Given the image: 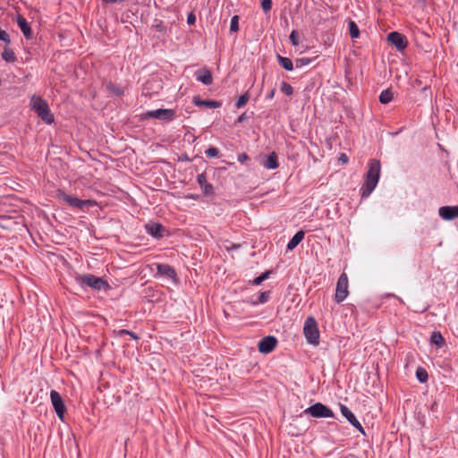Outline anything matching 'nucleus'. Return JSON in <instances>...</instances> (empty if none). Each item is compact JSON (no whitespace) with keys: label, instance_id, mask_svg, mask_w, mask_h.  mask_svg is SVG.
<instances>
[{"label":"nucleus","instance_id":"1","mask_svg":"<svg viewBox=\"0 0 458 458\" xmlns=\"http://www.w3.org/2000/svg\"><path fill=\"white\" fill-rule=\"evenodd\" d=\"M381 165L379 160L372 159L369 163V170L366 174V180L360 188L362 198L369 197L376 188L380 177Z\"/></svg>","mask_w":458,"mask_h":458},{"label":"nucleus","instance_id":"2","mask_svg":"<svg viewBox=\"0 0 458 458\" xmlns=\"http://www.w3.org/2000/svg\"><path fill=\"white\" fill-rule=\"evenodd\" d=\"M30 106L43 122L47 124L54 123L55 118L50 111L48 104L41 97L33 96L30 99Z\"/></svg>","mask_w":458,"mask_h":458},{"label":"nucleus","instance_id":"3","mask_svg":"<svg viewBox=\"0 0 458 458\" xmlns=\"http://www.w3.org/2000/svg\"><path fill=\"white\" fill-rule=\"evenodd\" d=\"M75 281L81 287L89 286L98 291L108 288L106 281L91 274L79 275L75 277Z\"/></svg>","mask_w":458,"mask_h":458},{"label":"nucleus","instance_id":"4","mask_svg":"<svg viewBox=\"0 0 458 458\" xmlns=\"http://www.w3.org/2000/svg\"><path fill=\"white\" fill-rule=\"evenodd\" d=\"M56 197L64 201V203L68 204L72 208H76L79 209H84L88 207H92L95 205V201L90 199H80L76 197H73L72 195H69L65 193L63 190H57L56 191Z\"/></svg>","mask_w":458,"mask_h":458},{"label":"nucleus","instance_id":"5","mask_svg":"<svg viewBox=\"0 0 458 458\" xmlns=\"http://www.w3.org/2000/svg\"><path fill=\"white\" fill-rule=\"evenodd\" d=\"M303 333L309 344L313 345L318 344L319 331L318 328L317 321L314 318L309 317L306 318L303 327Z\"/></svg>","mask_w":458,"mask_h":458},{"label":"nucleus","instance_id":"6","mask_svg":"<svg viewBox=\"0 0 458 458\" xmlns=\"http://www.w3.org/2000/svg\"><path fill=\"white\" fill-rule=\"evenodd\" d=\"M154 118L164 122H171L176 118V111L174 109L150 110L142 114V119Z\"/></svg>","mask_w":458,"mask_h":458},{"label":"nucleus","instance_id":"7","mask_svg":"<svg viewBox=\"0 0 458 458\" xmlns=\"http://www.w3.org/2000/svg\"><path fill=\"white\" fill-rule=\"evenodd\" d=\"M306 415H310L314 418H333L334 413L330 408L321 403H316L315 404L308 407L303 411Z\"/></svg>","mask_w":458,"mask_h":458},{"label":"nucleus","instance_id":"8","mask_svg":"<svg viewBox=\"0 0 458 458\" xmlns=\"http://www.w3.org/2000/svg\"><path fill=\"white\" fill-rule=\"evenodd\" d=\"M349 281L346 273H343L336 283L335 301L337 303L343 302L348 296Z\"/></svg>","mask_w":458,"mask_h":458},{"label":"nucleus","instance_id":"9","mask_svg":"<svg viewBox=\"0 0 458 458\" xmlns=\"http://www.w3.org/2000/svg\"><path fill=\"white\" fill-rule=\"evenodd\" d=\"M50 400H51V403L54 407V410H55L57 417L62 421H64V414L66 412V406L64 404V402L61 394L55 390H51L50 391Z\"/></svg>","mask_w":458,"mask_h":458},{"label":"nucleus","instance_id":"10","mask_svg":"<svg viewBox=\"0 0 458 458\" xmlns=\"http://www.w3.org/2000/svg\"><path fill=\"white\" fill-rule=\"evenodd\" d=\"M387 40L394 45L398 51L404 50L408 45L406 37L397 31L389 33Z\"/></svg>","mask_w":458,"mask_h":458},{"label":"nucleus","instance_id":"11","mask_svg":"<svg viewBox=\"0 0 458 458\" xmlns=\"http://www.w3.org/2000/svg\"><path fill=\"white\" fill-rule=\"evenodd\" d=\"M276 344L277 339L275 336H266L259 341V351L261 353H269L276 348Z\"/></svg>","mask_w":458,"mask_h":458},{"label":"nucleus","instance_id":"12","mask_svg":"<svg viewBox=\"0 0 458 458\" xmlns=\"http://www.w3.org/2000/svg\"><path fill=\"white\" fill-rule=\"evenodd\" d=\"M145 229L149 235L157 240L163 238L165 232V227L161 224L155 222L146 224Z\"/></svg>","mask_w":458,"mask_h":458},{"label":"nucleus","instance_id":"13","mask_svg":"<svg viewBox=\"0 0 458 458\" xmlns=\"http://www.w3.org/2000/svg\"><path fill=\"white\" fill-rule=\"evenodd\" d=\"M439 216L446 221L458 217V206H443L438 209Z\"/></svg>","mask_w":458,"mask_h":458},{"label":"nucleus","instance_id":"14","mask_svg":"<svg viewBox=\"0 0 458 458\" xmlns=\"http://www.w3.org/2000/svg\"><path fill=\"white\" fill-rule=\"evenodd\" d=\"M157 268V276H165L169 279L176 280V272L173 267L168 264H154Z\"/></svg>","mask_w":458,"mask_h":458},{"label":"nucleus","instance_id":"15","mask_svg":"<svg viewBox=\"0 0 458 458\" xmlns=\"http://www.w3.org/2000/svg\"><path fill=\"white\" fill-rule=\"evenodd\" d=\"M341 412L343 416L356 428L359 430L363 429L360 421L356 419L352 411L345 405H340Z\"/></svg>","mask_w":458,"mask_h":458},{"label":"nucleus","instance_id":"16","mask_svg":"<svg viewBox=\"0 0 458 458\" xmlns=\"http://www.w3.org/2000/svg\"><path fill=\"white\" fill-rule=\"evenodd\" d=\"M197 182L206 196H212L214 194V187L211 183L208 182L204 173L198 174Z\"/></svg>","mask_w":458,"mask_h":458},{"label":"nucleus","instance_id":"17","mask_svg":"<svg viewBox=\"0 0 458 458\" xmlns=\"http://www.w3.org/2000/svg\"><path fill=\"white\" fill-rule=\"evenodd\" d=\"M17 24H18L19 28L21 29V30L22 31L24 37L27 39H30L32 38L33 34H32L31 28H30L29 22L27 21V20L24 17H22L21 15H19L17 18Z\"/></svg>","mask_w":458,"mask_h":458},{"label":"nucleus","instance_id":"18","mask_svg":"<svg viewBox=\"0 0 458 458\" xmlns=\"http://www.w3.org/2000/svg\"><path fill=\"white\" fill-rule=\"evenodd\" d=\"M196 79L197 81L202 82L204 85H211L213 82L211 72L207 68H203L198 71L196 72Z\"/></svg>","mask_w":458,"mask_h":458},{"label":"nucleus","instance_id":"19","mask_svg":"<svg viewBox=\"0 0 458 458\" xmlns=\"http://www.w3.org/2000/svg\"><path fill=\"white\" fill-rule=\"evenodd\" d=\"M263 165L267 169H276L279 166L277 155L276 154V152H272L270 155L267 157V158L263 162Z\"/></svg>","mask_w":458,"mask_h":458},{"label":"nucleus","instance_id":"20","mask_svg":"<svg viewBox=\"0 0 458 458\" xmlns=\"http://www.w3.org/2000/svg\"><path fill=\"white\" fill-rule=\"evenodd\" d=\"M193 103L197 106H206V107H209V108H218L221 106V103L218 101L202 100L199 98H196V97L193 98Z\"/></svg>","mask_w":458,"mask_h":458},{"label":"nucleus","instance_id":"21","mask_svg":"<svg viewBox=\"0 0 458 458\" xmlns=\"http://www.w3.org/2000/svg\"><path fill=\"white\" fill-rule=\"evenodd\" d=\"M304 235L305 233L303 231H298L287 243V250H292L295 249L298 244L304 239Z\"/></svg>","mask_w":458,"mask_h":458},{"label":"nucleus","instance_id":"22","mask_svg":"<svg viewBox=\"0 0 458 458\" xmlns=\"http://www.w3.org/2000/svg\"><path fill=\"white\" fill-rule=\"evenodd\" d=\"M430 343L437 347H442L445 341L440 332L434 331L430 336Z\"/></svg>","mask_w":458,"mask_h":458},{"label":"nucleus","instance_id":"23","mask_svg":"<svg viewBox=\"0 0 458 458\" xmlns=\"http://www.w3.org/2000/svg\"><path fill=\"white\" fill-rule=\"evenodd\" d=\"M277 61L279 64L286 71H293V61L288 58L282 55H277Z\"/></svg>","mask_w":458,"mask_h":458},{"label":"nucleus","instance_id":"24","mask_svg":"<svg viewBox=\"0 0 458 458\" xmlns=\"http://www.w3.org/2000/svg\"><path fill=\"white\" fill-rule=\"evenodd\" d=\"M2 58L8 63H13L16 61V56L13 49L8 47H5L4 51L1 54Z\"/></svg>","mask_w":458,"mask_h":458},{"label":"nucleus","instance_id":"25","mask_svg":"<svg viewBox=\"0 0 458 458\" xmlns=\"http://www.w3.org/2000/svg\"><path fill=\"white\" fill-rule=\"evenodd\" d=\"M394 94L391 89L383 90L379 95V101L382 104H388L392 101Z\"/></svg>","mask_w":458,"mask_h":458},{"label":"nucleus","instance_id":"26","mask_svg":"<svg viewBox=\"0 0 458 458\" xmlns=\"http://www.w3.org/2000/svg\"><path fill=\"white\" fill-rule=\"evenodd\" d=\"M416 377L420 383H426L428 378L427 370L424 368L419 367L416 370Z\"/></svg>","mask_w":458,"mask_h":458},{"label":"nucleus","instance_id":"27","mask_svg":"<svg viewBox=\"0 0 458 458\" xmlns=\"http://www.w3.org/2000/svg\"><path fill=\"white\" fill-rule=\"evenodd\" d=\"M349 33L352 38H357L360 36V30L353 21H349Z\"/></svg>","mask_w":458,"mask_h":458},{"label":"nucleus","instance_id":"28","mask_svg":"<svg viewBox=\"0 0 458 458\" xmlns=\"http://www.w3.org/2000/svg\"><path fill=\"white\" fill-rule=\"evenodd\" d=\"M270 292H263L259 294V298L256 300V302H252L253 306L258 304L266 303L269 300Z\"/></svg>","mask_w":458,"mask_h":458},{"label":"nucleus","instance_id":"29","mask_svg":"<svg viewBox=\"0 0 458 458\" xmlns=\"http://www.w3.org/2000/svg\"><path fill=\"white\" fill-rule=\"evenodd\" d=\"M249 99H250V97L247 93L242 95L236 101L235 106L237 108H241V107L244 106L248 103Z\"/></svg>","mask_w":458,"mask_h":458},{"label":"nucleus","instance_id":"30","mask_svg":"<svg viewBox=\"0 0 458 458\" xmlns=\"http://www.w3.org/2000/svg\"><path fill=\"white\" fill-rule=\"evenodd\" d=\"M280 89L286 96H291L293 94V87L289 83H287L285 81H283L281 83Z\"/></svg>","mask_w":458,"mask_h":458},{"label":"nucleus","instance_id":"31","mask_svg":"<svg viewBox=\"0 0 458 458\" xmlns=\"http://www.w3.org/2000/svg\"><path fill=\"white\" fill-rule=\"evenodd\" d=\"M205 154L208 157H220V151L218 150V148H216L215 147L208 148L205 151Z\"/></svg>","mask_w":458,"mask_h":458},{"label":"nucleus","instance_id":"32","mask_svg":"<svg viewBox=\"0 0 458 458\" xmlns=\"http://www.w3.org/2000/svg\"><path fill=\"white\" fill-rule=\"evenodd\" d=\"M269 275H270L269 271H266V272L262 273L260 276L254 278V280L252 281V284L255 285L260 284L263 281H265L266 279L268 278Z\"/></svg>","mask_w":458,"mask_h":458},{"label":"nucleus","instance_id":"33","mask_svg":"<svg viewBox=\"0 0 458 458\" xmlns=\"http://www.w3.org/2000/svg\"><path fill=\"white\" fill-rule=\"evenodd\" d=\"M230 30L232 32H236L239 30V17L237 15L233 16L231 19Z\"/></svg>","mask_w":458,"mask_h":458},{"label":"nucleus","instance_id":"34","mask_svg":"<svg viewBox=\"0 0 458 458\" xmlns=\"http://www.w3.org/2000/svg\"><path fill=\"white\" fill-rule=\"evenodd\" d=\"M310 62L311 60L310 58L302 57L296 59L295 64L297 68H301L304 65H308L309 64H310Z\"/></svg>","mask_w":458,"mask_h":458},{"label":"nucleus","instance_id":"35","mask_svg":"<svg viewBox=\"0 0 458 458\" xmlns=\"http://www.w3.org/2000/svg\"><path fill=\"white\" fill-rule=\"evenodd\" d=\"M0 40L4 41L6 45L11 44L9 34L0 28Z\"/></svg>","mask_w":458,"mask_h":458},{"label":"nucleus","instance_id":"36","mask_svg":"<svg viewBox=\"0 0 458 458\" xmlns=\"http://www.w3.org/2000/svg\"><path fill=\"white\" fill-rule=\"evenodd\" d=\"M261 7L265 13L270 12L272 9V0H262Z\"/></svg>","mask_w":458,"mask_h":458},{"label":"nucleus","instance_id":"37","mask_svg":"<svg viewBox=\"0 0 458 458\" xmlns=\"http://www.w3.org/2000/svg\"><path fill=\"white\" fill-rule=\"evenodd\" d=\"M289 39L293 46H298L299 45V36H298L297 31L293 30L289 36Z\"/></svg>","mask_w":458,"mask_h":458},{"label":"nucleus","instance_id":"38","mask_svg":"<svg viewBox=\"0 0 458 458\" xmlns=\"http://www.w3.org/2000/svg\"><path fill=\"white\" fill-rule=\"evenodd\" d=\"M250 116L247 114L246 112L242 113L236 120L237 123H243L245 120H248Z\"/></svg>","mask_w":458,"mask_h":458},{"label":"nucleus","instance_id":"39","mask_svg":"<svg viewBox=\"0 0 458 458\" xmlns=\"http://www.w3.org/2000/svg\"><path fill=\"white\" fill-rule=\"evenodd\" d=\"M237 159L240 163H243L249 159V156L246 153H242L238 155Z\"/></svg>","mask_w":458,"mask_h":458},{"label":"nucleus","instance_id":"40","mask_svg":"<svg viewBox=\"0 0 458 458\" xmlns=\"http://www.w3.org/2000/svg\"><path fill=\"white\" fill-rule=\"evenodd\" d=\"M195 21H196V17H195L194 13H189L188 17H187V22L189 24H194Z\"/></svg>","mask_w":458,"mask_h":458},{"label":"nucleus","instance_id":"41","mask_svg":"<svg viewBox=\"0 0 458 458\" xmlns=\"http://www.w3.org/2000/svg\"><path fill=\"white\" fill-rule=\"evenodd\" d=\"M112 91L116 95V96H121L123 95V91L122 89L120 88H117V87H114V86H112Z\"/></svg>","mask_w":458,"mask_h":458},{"label":"nucleus","instance_id":"42","mask_svg":"<svg viewBox=\"0 0 458 458\" xmlns=\"http://www.w3.org/2000/svg\"><path fill=\"white\" fill-rule=\"evenodd\" d=\"M339 160L341 162H343V163H347L348 162V157H347V156L344 153H343V154H341V156L339 157Z\"/></svg>","mask_w":458,"mask_h":458},{"label":"nucleus","instance_id":"43","mask_svg":"<svg viewBox=\"0 0 458 458\" xmlns=\"http://www.w3.org/2000/svg\"><path fill=\"white\" fill-rule=\"evenodd\" d=\"M129 334H131V331L126 330V329H122V330H120V331L118 332V335H119L120 336H123V335H129Z\"/></svg>","mask_w":458,"mask_h":458},{"label":"nucleus","instance_id":"44","mask_svg":"<svg viewBox=\"0 0 458 458\" xmlns=\"http://www.w3.org/2000/svg\"><path fill=\"white\" fill-rule=\"evenodd\" d=\"M275 92H276L275 89H271V91L267 95V98L272 99L274 98Z\"/></svg>","mask_w":458,"mask_h":458},{"label":"nucleus","instance_id":"45","mask_svg":"<svg viewBox=\"0 0 458 458\" xmlns=\"http://www.w3.org/2000/svg\"><path fill=\"white\" fill-rule=\"evenodd\" d=\"M129 335L135 340L139 339L138 335L131 331V334H129Z\"/></svg>","mask_w":458,"mask_h":458},{"label":"nucleus","instance_id":"46","mask_svg":"<svg viewBox=\"0 0 458 458\" xmlns=\"http://www.w3.org/2000/svg\"><path fill=\"white\" fill-rule=\"evenodd\" d=\"M188 198L196 199H198V196H195V195L191 194V195L188 196Z\"/></svg>","mask_w":458,"mask_h":458},{"label":"nucleus","instance_id":"47","mask_svg":"<svg viewBox=\"0 0 458 458\" xmlns=\"http://www.w3.org/2000/svg\"><path fill=\"white\" fill-rule=\"evenodd\" d=\"M248 302H249V303H250V304L252 305V302H256V300L251 299V300H250Z\"/></svg>","mask_w":458,"mask_h":458},{"label":"nucleus","instance_id":"48","mask_svg":"<svg viewBox=\"0 0 458 458\" xmlns=\"http://www.w3.org/2000/svg\"><path fill=\"white\" fill-rule=\"evenodd\" d=\"M299 435H300V434H298V433H296V434H293V433L291 436H292V437H299Z\"/></svg>","mask_w":458,"mask_h":458},{"label":"nucleus","instance_id":"49","mask_svg":"<svg viewBox=\"0 0 458 458\" xmlns=\"http://www.w3.org/2000/svg\"><path fill=\"white\" fill-rule=\"evenodd\" d=\"M364 436H366V431L365 430H362L360 431Z\"/></svg>","mask_w":458,"mask_h":458}]
</instances>
